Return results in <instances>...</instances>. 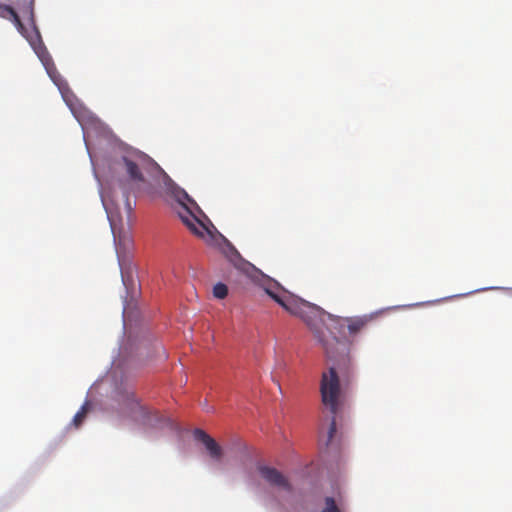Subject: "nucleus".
I'll return each mask as SVG.
<instances>
[{
  "instance_id": "obj_1",
  "label": "nucleus",
  "mask_w": 512,
  "mask_h": 512,
  "mask_svg": "<svg viewBox=\"0 0 512 512\" xmlns=\"http://www.w3.org/2000/svg\"><path fill=\"white\" fill-rule=\"evenodd\" d=\"M335 347L325 343L324 350L327 358L332 361V366L322 373L320 381V393L322 403L330 410L332 420L328 430L326 445H328L336 433L335 416L341 410V384L340 376L346 379L352 372V361L349 355V345L346 340L333 338Z\"/></svg>"
},
{
  "instance_id": "obj_2",
  "label": "nucleus",
  "mask_w": 512,
  "mask_h": 512,
  "mask_svg": "<svg viewBox=\"0 0 512 512\" xmlns=\"http://www.w3.org/2000/svg\"><path fill=\"white\" fill-rule=\"evenodd\" d=\"M229 261L234 267L250 278L291 315L299 317L307 301L288 295L286 290L274 279L265 275L253 264L243 259L235 247L230 246Z\"/></svg>"
},
{
  "instance_id": "obj_3",
  "label": "nucleus",
  "mask_w": 512,
  "mask_h": 512,
  "mask_svg": "<svg viewBox=\"0 0 512 512\" xmlns=\"http://www.w3.org/2000/svg\"><path fill=\"white\" fill-rule=\"evenodd\" d=\"M115 169L127 175L125 182L120 181L125 193L134 192L145 182L144 174L162 171L161 167L150 156L139 150H128L115 162Z\"/></svg>"
},
{
  "instance_id": "obj_4",
  "label": "nucleus",
  "mask_w": 512,
  "mask_h": 512,
  "mask_svg": "<svg viewBox=\"0 0 512 512\" xmlns=\"http://www.w3.org/2000/svg\"><path fill=\"white\" fill-rule=\"evenodd\" d=\"M165 185L167 191L175 198L179 204V210L177 211L180 219L185 226L197 237L204 238L206 234H209V230L206 225L198 219L191 211L188 203L195 205L193 199L187 194V192L177 186L166 174Z\"/></svg>"
},
{
  "instance_id": "obj_5",
  "label": "nucleus",
  "mask_w": 512,
  "mask_h": 512,
  "mask_svg": "<svg viewBox=\"0 0 512 512\" xmlns=\"http://www.w3.org/2000/svg\"><path fill=\"white\" fill-rule=\"evenodd\" d=\"M309 327L313 330L315 337L319 340V342L324 347L325 343H328L330 347H335V341L333 338L335 336H331L327 339L324 335V331L321 326L325 325V318H328L332 322L333 315L324 311L321 307L306 302L305 308H303L301 315L299 316Z\"/></svg>"
},
{
  "instance_id": "obj_6",
  "label": "nucleus",
  "mask_w": 512,
  "mask_h": 512,
  "mask_svg": "<svg viewBox=\"0 0 512 512\" xmlns=\"http://www.w3.org/2000/svg\"><path fill=\"white\" fill-rule=\"evenodd\" d=\"M369 321L370 318L367 316L342 318L333 315L331 327L343 336L345 327H347L349 335H356L367 326Z\"/></svg>"
},
{
  "instance_id": "obj_7",
  "label": "nucleus",
  "mask_w": 512,
  "mask_h": 512,
  "mask_svg": "<svg viewBox=\"0 0 512 512\" xmlns=\"http://www.w3.org/2000/svg\"><path fill=\"white\" fill-rule=\"evenodd\" d=\"M257 470L261 477L271 486L292 492L293 487L288 478L274 467L258 465Z\"/></svg>"
},
{
  "instance_id": "obj_8",
  "label": "nucleus",
  "mask_w": 512,
  "mask_h": 512,
  "mask_svg": "<svg viewBox=\"0 0 512 512\" xmlns=\"http://www.w3.org/2000/svg\"><path fill=\"white\" fill-rule=\"evenodd\" d=\"M194 437L196 440L201 441L206 449L209 452V455L211 458L215 460H220L223 451L222 448L219 446V444L210 436L208 435L204 430L202 429H195L194 430Z\"/></svg>"
},
{
  "instance_id": "obj_9",
  "label": "nucleus",
  "mask_w": 512,
  "mask_h": 512,
  "mask_svg": "<svg viewBox=\"0 0 512 512\" xmlns=\"http://www.w3.org/2000/svg\"><path fill=\"white\" fill-rule=\"evenodd\" d=\"M128 401L131 405V409H138L145 418V421L147 424H149L152 427H160L158 423H168V420L162 419L161 416L158 414V412H151L148 411L145 407L141 406L139 401L135 398L134 393H131L128 397Z\"/></svg>"
},
{
  "instance_id": "obj_10",
  "label": "nucleus",
  "mask_w": 512,
  "mask_h": 512,
  "mask_svg": "<svg viewBox=\"0 0 512 512\" xmlns=\"http://www.w3.org/2000/svg\"><path fill=\"white\" fill-rule=\"evenodd\" d=\"M0 17L8 18L13 21V23L19 28L23 29V24L20 20V17L16 13L13 7L0 3Z\"/></svg>"
},
{
  "instance_id": "obj_11",
  "label": "nucleus",
  "mask_w": 512,
  "mask_h": 512,
  "mask_svg": "<svg viewBox=\"0 0 512 512\" xmlns=\"http://www.w3.org/2000/svg\"><path fill=\"white\" fill-rule=\"evenodd\" d=\"M37 39H38V45L32 43L33 48H34L36 54L38 55V57L40 58V60L42 61V63L45 65L47 71L50 73L48 65L51 62V57L49 56L46 48L43 46V43L40 40L39 34H37Z\"/></svg>"
},
{
  "instance_id": "obj_12",
  "label": "nucleus",
  "mask_w": 512,
  "mask_h": 512,
  "mask_svg": "<svg viewBox=\"0 0 512 512\" xmlns=\"http://www.w3.org/2000/svg\"><path fill=\"white\" fill-rule=\"evenodd\" d=\"M87 412L88 404L85 403L73 417L72 424L74 425L75 428H78L82 424L87 415Z\"/></svg>"
},
{
  "instance_id": "obj_13",
  "label": "nucleus",
  "mask_w": 512,
  "mask_h": 512,
  "mask_svg": "<svg viewBox=\"0 0 512 512\" xmlns=\"http://www.w3.org/2000/svg\"><path fill=\"white\" fill-rule=\"evenodd\" d=\"M213 295L217 299H224L228 295V287L223 283H217L213 287Z\"/></svg>"
},
{
  "instance_id": "obj_14",
  "label": "nucleus",
  "mask_w": 512,
  "mask_h": 512,
  "mask_svg": "<svg viewBox=\"0 0 512 512\" xmlns=\"http://www.w3.org/2000/svg\"><path fill=\"white\" fill-rule=\"evenodd\" d=\"M325 504L326 507L322 510V512H341L338 506L336 505L334 498L326 497Z\"/></svg>"
},
{
  "instance_id": "obj_15",
  "label": "nucleus",
  "mask_w": 512,
  "mask_h": 512,
  "mask_svg": "<svg viewBox=\"0 0 512 512\" xmlns=\"http://www.w3.org/2000/svg\"><path fill=\"white\" fill-rule=\"evenodd\" d=\"M17 4L23 13H28L31 16H33L34 0H24L23 5H21L20 3H17Z\"/></svg>"
},
{
  "instance_id": "obj_16",
  "label": "nucleus",
  "mask_w": 512,
  "mask_h": 512,
  "mask_svg": "<svg viewBox=\"0 0 512 512\" xmlns=\"http://www.w3.org/2000/svg\"><path fill=\"white\" fill-rule=\"evenodd\" d=\"M156 350H157V356L159 358L166 359L168 357L166 351L164 350V348H163V346L161 344H158L156 346Z\"/></svg>"
},
{
  "instance_id": "obj_17",
  "label": "nucleus",
  "mask_w": 512,
  "mask_h": 512,
  "mask_svg": "<svg viewBox=\"0 0 512 512\" xmlns=\"http://www.w3.org/2000/svg\"><path fill=\"white\" fill-rule=\"evenodd\" d=\"M102 201H103V205L105 206L106 211L108 212V207H107V204L105 202V199L103 198Z\"/></svg>"
},
{
  "instance_id": "obj_18",
  "label": "nucleus",
  "mask_w": 512,
  "mask_h": 512,
  "mask_svg": "<svg viewBox=\"0 0 512 512\" xmlns=\"http://www.w3.org/2000/svg\"><path fill=\"white\" fill-rule=\"evenodd\" d=\"M118 257H119V265H120V267H122V260L120 259V256H119V255H118ZM122 269H123V268H121V270H122Z\"/></svg>"
}]
</instances>
